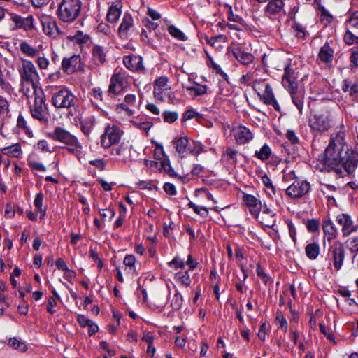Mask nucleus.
<instances>
[{
    "label": "nucleus",
    "instance_id": "nucleus-1",
    "mask_svg": "<svg viewBox=\"0 0 358 358\" xmlns=\"http://www.w3.org/2000/svg\"><path fill=\"white\" fill-rule=\"evenodd\" d=\"M346 129L343 124L336 127L330 135L324 151L323 164L327 172L333 171L343 178V168L348 173H353L358 165V148L352 149L345 140Z\"/></svg>",
    "mask_w": 358,
    "mask_h": 358
},
{
    "label": "nucleus",
    "instance_id": "nucleus-2",
    "mask_svg": "<svg viewBox=\"0 0 358 358\" xmlns=\"http://www.w3.org/2000/svg\"><path fill=\"white\" fill-rule=\"evenodd\" d=\"M20 77V90L27 98L31 92H36L39 84V75L31 61L22 59V64L17 69Z\"/></svg>",
    "mask_w": 358,
    "mask_h": 358
},
{
    "label": "nucleus",
    "instance_id": "nucleus-3",
    "mask_svg": "<svg viewBox=\"0 0 358 358\" xmlns=\"http://www.w3.org/2000/svg\"><path fill=\"white\" fill-rule=\"evenodd\" d=\"M47 137L52 141L64 144L68 151L78 159L81 157L83 146L78 138L64 127L57 126L48 132Z\"/></svg>",
    "mask_w": 358,
    "mask_h": 358
},
{
    "label": "nucleus",
    "instance_id": "nucleus-4",
    "mask_svg": "<svg viewBox=\"0 0 358 358\" xmlns=\"http://www.w3.org/2000/svg\"><path fill=\"white\" fill-rule=\"evenodd\" d=\"M334 124L333 115L328 108H323L312 114L308 120V125L314 135L327 131Z\"/></svg>",
    "mask_w": 358,
    "mask_h": 358
},
{
    "label": "nucleus",
    "instance_id": "nucleus-5",
    "mask_svg": "<svg viewBox=\"0 0 358 358\" xmlns=\"http://www.w3.org/2000/svg\"><path fill=\"white\" fill-rule=\"evenodd\" d=\"M78 98L66 87L56 89L51 97L52 105L57 109H70L76 106Z\"/></svg>",
    "mask_w": 358,
    "mask_h": 358
},
{
    "label": "nucleus",
    "instance_id": "nucleus-6",
    "mask_svg": "<svg viewBox=\"0 0 358 358\" xmlns=\"http://www.w3.org/2000/svg\"><path fill=\"white\" fill-rule=\"evenodd\" d=\"M31 94L34 96V101L29 106L32 117L41 122L46 121L49 115L48 104L43 90L36 88V92H31Z\"/></svg>",
    "mask_w": 358,
    "mask_h": 358
},
{
    "label": "nucleus",
    "instance_id": "nucleus-7",
    "mask_svg": "<svg viewBox=\"0 0 358 358\" xmlns=\"http://www.w3.org/2000/svg\"><path fill=\"white\" fill-rule=\"evenodd\" d=\"M80 0H62L57 10L59 18L65 22H73L80 15Z\"/></svg>",
    "mask_w": 358,
    "mask_h": 358
},
{
    "label": "nucleus",
    "instance_id": "nucleus-8",
    "mask_svg": "<svg viewBox=\"0 0 358 358\" xmlns=\"http://www.w3.org/2000/svg\"><path fill=\"white\" fill-rule=\"evenodd\" d=\"M123 133V131L118 126L108 124L101 137V146L104 148H108L118 143Z\"/></svg>",
    "mask_w": 358,
    "mask_h": 358
},
{
    "label": "nucleus",
    "instance_id": "nucleus-9",
    "mask_svg": "<svg viewBox=\"0 0 358 358\" xmlns=\"http://www.w3.org/2000/svg\"><path fill=\"white\" fill-rule=\"evenodd\" d=\"M345 248L340 241H334L329 248L327 259L332 262L336 271H339L343 264L345 258Z\"/></svg>",
    "mask_w": 358,
    "mask_h": 358
},
{
    "label": "nucleus",
    "instance_id": "nucleus-10",
    "mask_svg": "<svg viewBox=\"0 0 358 358\" xmlns=\"http://www.w3.org/2000/svg\"><path fill=\"white\" fill-rule=\"evenodd\" d=\"M154 96L161 101H169L172 98L171 88L166 76L157 78L154 82Z\"/></svg>",
    "mask_w": 358,
    "mask_h": 358
},
{
    "label": "nucleus",
    "instance_id": "nucleus-11",
    "mask_svg": "<svg viewBox=\"0 0 358 358\" xmlns=\"http://www.w3.org/2000/svg\"><path fill=\"white\" fill-rule=\"evenodd\" d=\"M118 36L122 40H129L137 34L132 15L129 13H124L120 24L117 29Z\"/></svg>",
    "mask_w": 358,
    "mask_h": 358
},
{
    "label": "nucleus",
    "instance_id": "nucleus-12",
    "mask_svg": "<svg viewBox=\"0 0 358 358\" xmlns=\"http://www.w3.org/2000/svg\"><path fill=\"white\" fill-rule=\"evenodd\" d=\"M128 85V78L125 71L115 72L110 80L108 93L112 95L119 94Z\"/></svg>",
    "mask_w": 358,
    "mask_h": 358
},
{
    "label": "nucleus",
    "instance_id": "nucleus-13",
    "mask_svg": "<svg viewBox=\"0 0 358 358\" xmlns=\"http://www.w3.org/2000/svg\"><path fill=\"white\" fill-rule=\"evenodd\" d=\"M285 0H268L264 9V15L271 20H274L285 15Z\"/></svg>",
    "mask_w": 358,
    "mask_h": 358
},
{
    "label": "nucleus",
    "instance_id": "nucleus-14",
    "mask_svg": "<svg viewBox=\"0 0 358 358\" xmlns=\"http://www.w3.org/2000/svg\"><path fill=\"white\" fill-rule=\"evenodd\" d=\"M310 189V184L306 181H294L287 189V194L291 198H301L306 194Z\"/></svg>",
    "mask_w": 358,
    "mask_h": 358
},
{
    "label": "nucleus",
    "instance_id": "nucleus-15",
    "mask_svg": "<svg viewBox=\"0 0 358 358\" xmlns=\"http://www.w3.org/2000/svg\"><path fill=\"white\" fill-rule=\"evenodd\" d=\"M39 18L43 27V30L46 35L56 37L57 34H60L55 17L49 15L42 14L40 15Z\"/></svg>",
    "mask_w": 358,
    "mask_h": 358
},
{
    "label": "nucleus",
    "instance_id": "nucleus-16",
    "mask_svg": "<svg viewBox=\"0 0 358 358\" xmlns=\"http://www.w3.org/2000/svg\"><path fill=\"white\" fill-rule=\"evenodd\" d=\"M282 83L288 92H293L298 88L296 73L290 64H287L284 68Z\"/></svg>",
    "mask_w": 358,
    "mask_h": 358
},
{
    "label": "nucleus",
    "instance_id": "nucleus-17",
    "mask_svg": "<svg viewBox=\"0 0 358 358\" xmlns=\"http://www.w3.org/2000/svg\"><path fill=\"white\" fill-rule=\"evenodd\" d=\"M231 133L236 142L240 145L248 143L253 138L252 133L244 126L234 127Z\"/></svg>",
    "mask_w": 358,
    "mask_h": 358
},
{
    "label": "nucleus",
    "instance_id": "nucleus-18",
    "mask_svg": "<svg viewBox=\"0 0 358 358\" xmlns=\"http://www.w3.org/2000/svg\"><path fill=\"white\" fill-rule=\"evenodd\" d=\"M336 222L342 227L341 231L343 236H348L357 230L351 217L347 214L342 213L337 215Z\"/></svg>",
    "mask_w": 358,
    "mask_h": 358
},
{
    "label": "nucleus",
    "instance_id": "nucleus-19",
    "mask_svg": "<svg viewBox=\"0 0 358 358\" xmlns=\"http://www.w3.org/2000/svg\"><path fill=\"white\" fill-rule=\"evenodd\" d=\"M123 64L129 70L136 72L144 71L143 64V58L141 56L135 55H129L123 57Z\"/></svg>",
    "mask_w": 358,
    "mask_h": 358
},
{
    "label": "nucleus",
    "instance_id": "nucleus-20",
    "mask_svg": "<svg viewBox=\"0 0 358 358\" xmlns=\"http://www.w3.org/2000/svg\"><path fill=\"white\" fill-rule=\"evenodd\" d=\"M80 62L81 59L78 55L64 57L62 62V69L68 74L73 73L80 68Z\"/></svg>",
    "mask_w": 358,
    "mask_h": 358
},
{
    "label": "nucleus",
    "instance_id": "nucleus-21",
    "mask_svg": "<svg viewBox=\"0 0 358 358\" xmlns=\"http://www.w3.org/2000/svg\"><path fill=\"white\" fill-rule=\"evenodd\" d=\"M243 201L249 209L250 213L255 217H259L262 208L260 200L252 194H244Z\"/></svg>",
    "mask_w": 358,
    "mask_h": 358
},
{
    "label": "nucleus",
    "instance_id": "nucleus-22",
    "mask_svg": "<svg viewBox=\"0 0 358 358\" xmlns=\"http://www.w3.org/2000/svg\"><path fill=\"white\" fill-rule=\"evenodd\" d=\"M334 55V50L327 43L320 48L317 55V61L330 67L332 65Z\"/></svg>",
    "mask_w": 358,
    "mask_h": 358
},
{
    "label": "nucleus",
    "instance_id": "nucleus-23",
    "mask_svg": "<svg viewBox=\"0 0 358 358\" xmlns=\"http://www.w3.org/2000/svg\"><path fill=\"white\" fill-rule=\"evenodd\" d=\"M123 3L121 0H116L110 5L106 15V20L112 24L116 23L122 14Z\"/></svg>",
    "mask_w": 358,
    "mask_h": 358
},
{
    "label": "nucleus",
    "instance_id": "nucleus-24",
    "mask_svg": "<svg viewBox=\"0 0 358 358\" xmlns=\"http://www.w3.org/2000/svg\"><path fill=\"white\" fill-rule=\"evenodd\" d=\"M275 217L276 213L273 210L264 206L262 213H259V217L257 218L262 224L273 229L276 222Z\"/></svg>",
    "mask_w": 358,
    "mask_h": 358
},
{
    "label": "nucleus",
    "instance_id": "nucleus-25",
    "mask_svg": "<svg viewBox=\"0 0 358 358\" xmlns=\"http://www.w3.org/2000/svg\"><path fill=\"white\" fill-rule=\"evenodd\" d=\"M106 61V53L103 47L95 45L92 48V64L98 66L102 65Z\"/></svg>",
    "mask_w": 358,
    "mask_h": 358
},
{
    "label": "nucleus",
    "instance_id": "nucleus-26",
    "mask_svg": "<svg viewBox=\"0 0 358 358\" xmlns=\"http://www.w3.org/2000/svg\"><path fill=\"white\" fill-rule=\"evenodd\" d=\"M262 99L264 103L266 105L272 106L278 111L280 110V107L275 99L272 87L268 83L265 84V90L262 95Z\"/></svg>",
    "mask_w": 358,
    "mask_h": 358
},
{
    "label": "nucleus",
    "instance_id": "nucleus-27",
    "mask_svg": "<svg viewBox=\"0 0 358 358\" xmlns=\"http://www.w3.org/2000/svg\"><path fill=\"white\" fill-rule=\"evenodd\" d=\"M96 124V118L93 115L86 116L80 120V130L85 136H89Z\"/></svg>",
    "mask_w": 358,
    "mask_h": 358
},
{
    "label": "nucleus",
    "instance_id": "nucleus-28",
    "mask_svg": "<svg viewBox=\"0 0 358 358\" xmlns=\"http://www.w3.org/2000/svg\"><path fill=\"white\" fill-rule=\"evenodd\" d=\"M233 55L235 58L243 65L251 64L255 59L252 54L245 52L241 48H236L233 52Z\"/></svg>",
    "mask_w": 358,
    "mask_h": 358
},
{
    "label": "nucleus",
    "instance_id": "nucleus-29",
    "mask_svg": "<svg viewBox=\"0 0 358 358\" xmlns=\"http://www.w3.org/2000/svg\"><path fill=\"white\" fill-rule=\"evenodd\" d=\"M322 229L329 242L337 237L338 231L331 220L329 219L324 220L322 223Z\"/></svg>",
    "mask_w": 358,
    "mask_h": 358
},
{
    "label": "nucleus",
    "instance_id": "nucleus-30",
    "mask_svg": "<svg viewBox=\"0 0 358 358\" xmlns=\"http://www.w3.org/2000/svg\"><path fill=\"white\" fill-rule=\"evenodd\" d=\"M341 88L344 92L348 93L352 100H358V84L344 80Z\"/></svg>",
    "mask_w": 358,
    "mask_h": 358
},
{
    "label": "nucleus",
    "instance_id": "nucleus-31",
    "mask_svg": "<svg viewBox=\"0 0 358 358\" xmlns=\"http://www.w3.org/2000/svg\"><path fill=\"white\" fill-rule=\"evenodd\" d=\"M238 152L231 148L228 147L222 152V159L229 164H236L237 163V157Z\"/></svg>",
    "mask_w": 358,
    "mask_h": 358
},
{
    "label": "nucleus",
    "instance_id": "nucleus-32",
    "mask_svg": "<svg viewBox=\"0 0 358 358\" xmlns=\"http://www.w3.org/2000/svg\"><path fill=\"white\" fill-rule=\"evenodd\" d=\"M292 96L293 103L296 106L300 114H302L303 109V99L304 94L302 92H298L297 89L293 92H289Z\"/></svg>",
    "mask_w": 358,
    "mask_h": 358
},
{
    "label": "nucleus",
    "instance_id": "nucleus-33",
    "mask_svg": "<svg viewBox=\"0 0 358 358\" xmlns=\"http://www.w3.org/2000/svg\"><path fill=\"white\" fill-rule=\"evenodd\" d=\"M176 151L182 157L187 152V146L189 145V138L187 137H180L175 139L173 141Z\"/></svg>",
    "mask_w": 358,
    "mask_h": 358
},
{
    "label": "nucleus",
    "instance_id": "nucleus-34",
    "mask_svg": "<svg viewBox=\"0 0 358 358\" xmlns=\"http://www.w3.org/2000/svg\"><path fill=\"white\" fill-rule=\"evenodd\" d=\"M136 257L133 255H127L123 260V264L126 266L125 270H128V272L138 275V273L136 271Z\"/></svg>",
    "mask_w": 358,
    "mask_h": 358
},
{
    "label": "nucleus",
    "instance_id": "nucleus-35",
    "mask_svg": "<svg viewBox=\"0 0 358 358\" xmlns=\"http://www.w3.org/2000/svg\"><path fill=\"white\" fill-rule=\"evenodd\" d=\"M2 153L11 157H20L22 155L21 146L19 143L5 147L2 149Z\"/></svg>",
    "mask_w": 358,
    "mask_h": 358
},
{
    "label": "nucleus",
    "instance_id": "nucleus-36",
    "mask_svg": "<svg viewBox=\"0 0 358 358\" xmlns=\"http://www.w3.org/2000/svg\"><path fill=\"white\" fill-rule=\"evenodd\" d=\"M20 50L24 55L30 57H38L39 53V50L38 49L34 48L26 41L20 43Z\"/></svg>",
    "mask_w": 358,
    "mask_h": 358
},
{
    "label": "nucleus",
    "instance_id": "nucleus-37",
    "mask_svg": "<svg viewBox=\"0 0 358 358\" xmlns=\"http://www.w3.org/2000/svg\"><path fill=\"white\" fill-rule=\"evenodd\" d=\"M306 256L311 260L315 259L320 254V246L318 243H308L305 248Z\"/></svg>",
    "mask_w": 358,
    "mask_h": 358
},
{
    "label": "nucleus",
    "instance_id": "nucleus-38",
    "mask_svg": "<svg viewBox=\"0 0 358 358\" xmlns=\"http://www.w3.org/2000/svg\"><path fill=\"white\" fill-rule=\"evenodd\" d=\"M130 122L134 127L138 128V129L143 131H145L146 134L148 133V131L153 125L151 122L147 121L146 120H143V118L134 120H131Z\"/></svg>",
    "mask_w": 358,
    "mask_h": 358
},
{
    "label": "nucleus",
    "instance_id": "nucleus-39",
    "mask_svg": "<svg viewBox=\"0 0 358 358\" xmlns=\"http://www.w3.org/2000/svg\"><path fill=\"white\" fill-rule=\"evenodd\" d=\"M272 151L271 148L264 144L259 150H256L254 156L262 161L267 160L271 155Z\"/></svg>",
    "mask_w": 358,
    "mask_h": 358
},
{
    "label": "nucleus",
    "instance_id": "nucleus-40",
    "mask_svg": "<svg viewBox=\"0 0 358 358\" xmlns=\"http://www.w3.org/2000/svg\"><path fill=\"white\" fill-rule=\"evenodd\" d=\"M17 127L20 129L29 138L33 137V131L27 125V122L22 115H19L17 120Z\"/></svg>",
    "mask_w": 358,
    "mask_h": 358
},
{
    "label": "nucleus",
    "instance_id": "nucleus-41",
    "mask_svg": "<svg viewBox=\"0 0 358 358\" xmlns=\"http://www.w3.org/2000/svg\"><path fill=\"white\" fill-rule=\"evenodd\" d=\"M9 112V104L8 101L0 96V129L3 125L4 118Z\"/></svg>",
    "mask_w": 358,
    "mask_h": 358
},
{
    "label": "nucleus",
    "instance_id": "nucleus-42",
    "mask_svg": "<svg viewBox=\"0 0 358 358\" xmlns=\"http://www.w3.org/2000/svg\"><path fill=\"white\" fill-rule=\"evenodd\" d=\"M167 31L172 37L177 39L178 41H185L187 40L186 35L180 29L174 25L169 26Z\"/></svg>",
    "mask_w": 358,
    "mask_h": 358
},
{
    "label": "nucleus",
    "instance_id": "nucleus-43",
    "mask_svg": "<svg viewBox=\"0 0 358 358\" xmlns=\"http://www.w3.org/2000/svg\"><path fill=\"white\" fill-rule=\"evenodd\" d=\"M175 280L185 286L189 287L191 285V279L188 271H179L175 275Z\"/></svg>",
    "mask_w": 358,
    "mask_h": 358
},
{
    "label": "nucleus",
    "instance_id": "nucleus-44",
    "mask_svg": "<svg viewBox=\"0 0 358 358\" xmlns=\"http://www.w3.org/2000/svg\"><path fill=\"white\" fill-rule=\"evenodd\" d=\"M187 91L194 92L195 96H202L207 93L208 87L205 85H200L196 83L193 85L185 87Z\"/></svg>",
    "mask_w": 358,
    "mask_h": 358
},
{
    "label": "nucleus",
    "instance_id": "nucleus-45",
    "mask_svg": "<svg viewBox=\"0 0 358 358\" xmlns=\"http://www.w3.org/2000/svg\"><path fill=\"white\" fill-rule=\"evenodd\" d=\"M292 29L294 32L295 36L299 38H305L307 34L306 27L301 23L294 21L292 25Z\"/></svg>",
    "mask_w": 358,
    "mask_h": 358
},
{
    "label": "nucleus",
    "instance_id": "nucleus-46",
    "mask_svg": "<svg viewBox=\"0 0 358 358\" xmlns=\"http://www.w3.org/2000/svg\"><path fill=\"white\" fill-rule=\"evenodd\" d=\"M183 302V298L178 290H176V292L171 300V306L173 310H178L182 307Z\"/></svg>",
    "mask_w": 358,
    "mask_h": 358
},
{
    "label": "nucleus",
    "instance_id": "nucleus-47",
    "mask_svg": "<svg viewBox=\"0 0 358 358\" xmlns=\"http://www.w3.org/2000/svg\"><path fill=\"white\" fill-rule=\"evenodd\" d=\"M162 167L164 171L172 178H177L180 180L182 179V177L177 174L174 169L171 166L170 162L168 159H165L162 162Z\"/></svg>",
    "mask_w": 358,
    "mask_h": 358
},
{
    "label": "nucleus",
    "instance_id": "nucleus-48",
    "mask_svg": "<svg viewBox=\"0 0 358 358\" xmlns=\"http://www.w3.org/2000/svg\"><path fill=\"white\" fill-rule=\"evenodd\" d=\"M345 24L347 27L358 29V10L349 14Z\"/></svg>",
    "mask_w": 358,
    "mask_h": 358
},
{
    "label": "nucleus",
    "instance_id": "nucleus-49",
    "mask_svg": "<svg viewBox=\"0 0 358 358\" xmlns=\"http://www.w3.org/2000/svg\"><path fill=\"white\" fill-rule=\"evenodd\" d=\"M350 27H347L346 31L344 34V41L347 45H351L355 43L358 44V37L353 34L351 31H350Z\"/></svg>",
    "mask_w": 358,
    "mask_h": 358
},
{
    "label": "nucleus",
    "instance_id": "nucleus-50",
    "mask_svg": "<svg viewBox=\"0 0 358 358\" xmlns=\"http://www.w3.org/2000/svg\"><path fill=\"white\" fill-rule=\"evenodd\" d=\"M189 208H192L194 212L199 215L201 217L205 218L208 215V210L207 208L203 206H198L193 202L190 201L188 203Z\"/></svg>",
    "mask_w": 358,
    "mask_h": 358
},
{
    "label": "nucleus",
    "instance_id": "nucleus-51",
    "mask_svg": "<svg viewBox=\"0 0 358 358\" xmlns=\"http://www.w3.org/2000/svg\"><path fill=\"white\" fill-rule=\"evenodd\" d=\"M256 80L255 71H249L246 74L243 75L240 78L241 83L250 85L254 80Z\"/></svg>",
    "mask_w": 358,
    "mask_h": 358
},
{
    "label": "nucleus",
    "instance_id": "nucleus-52",
    "mask_svg": "<svg viewBox=\"0 0 358 358\" xmlns=\"http://www.w3.org/2000/svg\"><path fill=\"white\" fill-rule=\"evenodd\" d=\"M203 151V147L201 143L192 141H189V145L187 146V152H190L194 155H197Z\"/></svg>",
    "mask_w": 358,
    "mask_h": 358
},
{
    "label": "nucleus",
    "instance_id": "nucleus-53",
    "mask_svg": "<svg viewBox=\"0 0 358 358\" xmlns=\"http://www.w3.org/2000/svg\"><path fill=\"white\" fill-rule=\"evenodd\" d=\"M164 121L167 123H173L178 118V114L175 111L165 110L163 114Z\"/></svg>",
    "mask_w": 358,
    "mask_h": 358
},
{
    "label": "nucleus",
    "instance_id": "nucleus-54",
    "mask_svg": "<svg viewBox=\"0 0 358 358\" xmlns=\"http://www.w3.org/2000/svg\"><path fill=\"white\" fill-rule=\"evenodd\" d=\"M9 345L14 349L17 350L20 352H24L27 350V345L25 343L17 340L16 338H10Z\"/></svg>",
    "mask_w": 358,
    "mask_h": 358
},
{
    "label": "nucleus",
    "instance_id": "nucleus-55",
    "mask_svg": "<svg viewBox=\"0 0 358 358\" xmlns=\"http://www.w3.org/2000/svg\"><path fill=\"white\" fill-rule=\"evenodd\" d=\"M44 195L42 192L37 193L34 200V205L38 209L39 213H43V202Z\"/></svg>",
    "mask_w": 358,
    "mask_h": 358
},
{
    "label": "nucleus",
    "instance_id": "nucleus-56",
    "mask_svg": "<svg viewBox=\"0 0 358 358\" xmlns=\"http://www.w3.org/2000/svg\"><path fill=\"white\" fill-rule=\"evenodd\" d=\"M275 321L279 323L280 328L282 329L285 332L287 331L288 323L285 317L283 316L281 312H278L275 317Z\"/></svg>",
    "mask_w": 358,
    "mask_h": 358
},
{
    "label": "nucleus",
    "instance_id": "nucleus-57",
    "mask_svg": "<svg viewBox=\"0 0 358 358\" xmlns=\"http://www.w3.org/2000/svg\"><path fill=\"white\" fill-rule=\"evenodd\" d=\"M185 264L184 261L178 256L175 257L170 262H169V266L175 269L182 268H184Z\"/></svg>",
    "mask_w": 358,
    "mask_h": 358
},
{
    "label": "nucleus",
    "instance_id": "nucleus-58",
    "mask_svg": "<svg viewBox=\"0 0 358 358\" xmlns=\"http://www.w3.org/2000/svg\"><path fill=\"white\" fill-rule=\"evenodd\" d=\"M319 327L321 333L325 335L327 339L329 341H334L335 339V336L332 334L331 330L327 327L324 324L320 323Z\"/></svg>",
    "mask_w": 358,
    "mask_h": 358
},
{
    "label": "nucleus",
    "instance_id": "nucleus-59",
    "mask_svg": "<svg viewBox=\"0 0 358 358\" xmlns=\"http://www.w3.org/2000/svg\"><path fill=\"white\" fill-rule=\"evenodd\" d=\"M201 115L199 113H197L195 110L191 108L187 110L182 115V120L187 121L191 120L194 117H200Z\"/></svg>",
    "mask_w": 358,
    "mask_h": 358
},
{
    "label": "nucleus",
    "instance_id": "nucleus-60",
    "mask_svg": "<svg viewBox=\"0 0 358 358\" xmlns=\"http://www.w3.org/2000/svg\"><path fill=\"white\" fill-rule=\"evenodd\" d=\"M306 228L310 232H316L319 229V222L317 220H308L306 222Z\"/></svg>",
    "mask_w": 358,
    "mask_h": 358
},
{
    "label": "nucleus",
    "instance_id": "nucleus-61",
    "mask_svg": "<svg viewBox=\"0 0 358 358\" xmlns=\"http://www.w3.org/2000/svg\"><path fill=\"white\" fill-rule=\"evenodd\" d=\"M22 29L29 31L34 29V18L31 15L24 17L22 22Z\"/></svg>",
    "mask_w": 358,
    "mask_h": 358
},
{
    "label": "nucleus",
    "instance_id": "nucleus-62",
    "mask_svg": "<svg viewBox=\"0 0 358 358\" xmlns=\"http://www.w3.org/2000/svg\"><path fill=\"white\" fill-rule=\"evenodd\" d=\"M100 215L103 218L109 217L110 220H112L115 215V212L113 208L99 209Z\"/></svg>",
    "mask_w": 358,
    "mask_h": 358
},
{
    "label": "nucleus",
    "instance_id": "nucleus-63",
    "mask_svg": "<svg viewBox=\"0 0 358 358\" xmlns=\"http://www.w3.org/2000/svg\"><path fill=\"white\" fill-rule=\"evenodd\" d=\"M28 164L32 170H36L42 172H45L46 171V167L41 162L29 161Z\"/></svg>",
    "mask_w": 358,
    "mask_h": 358
},
{
    "label": "nucleus",
    "instance_id": "nucleus-64",
    "mask_svg": "<svg viewBox=\"0 0 358 358\" xmlns=\"http://www.w3.org/2000/svg\"><path fill=\"white\" fill-rule=\"evenodd\" d=\"M72 39L75 40L79 43H85L88 41L89 37L87 35H84L83 32L78 31L76 34L72 37Z\"/></svg>",
    "mask_w": 358,
    "mask_h": 358
}]
</instances>
